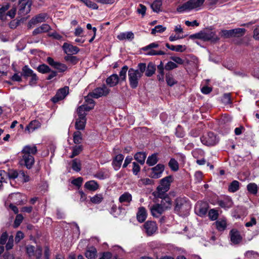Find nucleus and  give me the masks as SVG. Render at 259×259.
<instances>
[{"label":"nucleus","instance_id":"f257e3e1","mask_svg":"<svg viewBox=\"0 0 259 259\" xmlns=\"http://www.w3.org/2000/svg\"><path fill=\"white\" fill-rule=\"evenodd\" d=\"M146 64L144 63H139L137 69L130 68L128 71L129 83L131 87L136 89L139 84L140 78L145 71Z\"/></svg>","mask_w":259,"mask_h":259},{"label":"nucleus","instance_id":"f03ea898","mask_svg":"<svg viewBox=\"0 0 259 259\" xmlns=\"http://www.w3.org/2000/svg\"><path fill=\"white\" fill-rule=\"evenodd\" d=\"M37 151V148L34 145L25 146L22 150L21 164L24 165L28 169L31 168L34 162L33 155L36 153Z\"/></svg>","mask_w":259,"mask_h":259},{"label":"nucleus","instance_id":"7ed1b4c3","mask_svg":"<svg viewBox=\"0 0 259 259\" xmlns=\"http://www.w3.org/2000/svg\"><path fill=\"white\" fill-rule=\"evenodd\" d=\"M173 180V177L171 176H168L160 180V185L157 187L156 191L154 192V196L162 198L165 196V193L169 190L170 184Z\"/></svg>","mask_w":259,"mask_h":259},{"label":"nucleus","instance_id":"20e7f679","mask_svg":"<svg viewBox=\"0 0 259 259\" xmlns=\"http://www.w3.org/2000/svg\"><path fill=\"white\" fill-rule=\"evenodd\" d=\"M191 207L190 202L184 198H178L176 200L175 211L181 215H187Z\"/></svg>","mask_w":259,"mask_h":259},{"label":"nucleus","instance_id":"39448f33","mask_svg":"<svg viewBox=\"0 0 259 259\" xmlns=\"http://www.w3.org/2000/svg\"><path fill=\"white\" fill-rule=\"evenodd\" d=\"M205 0H190L178 7L177 10L180 13L190 11L193 9L197 10L203 4Z\"/></svg>","mask_w":259,"mask_h":259},{"label":"nucleus","instance_id":"423d86ee","mask_svg":"<svg viewBox=\"0 0 259 259\" xmlns=\"http://www.w3.org/2000/svg\"><path fill=\"white\" fill-rule=\"evenodd\" d=\"M78 117L76 119L75 127L77 130H83L86 124L87 113L83 110V107L79 106L77 109Z\"/></svg>","mask_w":259,"mask_h":259},{"label":"nucleus","instance_id":"0eeeda50","mask_svg":"<svg viewBox=\"0 0 259 259\" xmlns=\"http://www.w3.org/2000/svg\"><path fill=\"white\" fill-rule=\"evenodd\" d=\"M19 5V8L18 14L20 17H22L30 12L32 5V1L20 0Z\"/></svg>","mask_w":259,"mask_h":259},{"label":"nucleus","instance_id":"6e6552de","mask_svg":"<svg viewBox=\"0 0 259 259\" xmlns=\"http://www.w3.org/2000/svg\"><path fill=\"white\" fill-rule=\"evenodd\" d=\"M166 205L161 206L159 204H155L150 206V209L152 215L154 217H159L165 210L170 208V203L168 199H166ZM164 205V204H163Z\"/></svg>","mask_w":259,"mask_h":259},{"label":"nucleus","instance_id":"1a4fd4ad","mask_svg":"<svg viewBox=\"0 0 259 259\" xmlns=\"http://www.w3.org/2000/svg\"><path fill=\"white\" fill-rule=\"evenodd\" d=\"M201 141L204 145L212 146L218 142V139L214 133L209 132L201 138Z\"/></svg>","mask_w":259,"mask_h":259},{"label":"nucleus","instance_id":"9d476101","mask_svg":"<svg viewBox=\"0 0 259 259\" xmlns=\"http://www.w3.org/2000/svg\"><path fill=\"white\" fill-rule=\"evenodd\" d=\"M110 92V90L105 85H103L101 87L97 88L90 93L93 98L98 99L102 96H107Z\"/></svg>","mask_w":259,"mask_h":259},{"label":"nucleus","instance_id":"9b49d317","mask_svg":"<svg viewBox=\"0 0 259 259\" xmlns=\"http://www.w3.org/2000/svg\"><path fill=\"white\" fill-rule=\"evenodd\" d=\"M48 15L46 13H40L33 17L28 22V27L30 28L33 26L38 23L45 22L48 19Z\"/></svg>","mask_w":259,"mask_h":259},{"label":"nucleus","instance_id":"f8f14e48","mask_svg":"<svg viewBox=\"0 0 259 259\" xmlns=\"http://www.w3.org/2000/svg\"><path fill=\"white\" fill-rule=\"evenodd\" d=\"M69 93V87L66 86L60 89L57 92L56 95L52 98L53 103H57L63 100Z\"/></svg>","mask_w":259,"mask_h":259},{"label":"nucleus","instance_id":"ddd939ff","mask_svg":"<svg viewBox=\"0 0 259 259\" xmlns=\"http://www.w3.org/2000/svg\"><path fill=\"white\" fill-rule=\"evenodd\" d=\"M201 39L203 41L211 40L217 41L219 38L216 35L214 32L210 30H204L200 31Z\"/></svg>","mask_w":259,"mask_h":259},{"label":"nucleus","instance_id":"4468645a","mask_svg":"<svg viewBox=\"0 0 259 259\" xmlns=\"http://www.w3.org/2000/svg\"><path fill=\"white\" fill-rule=\"evenodd\" d=\"M164 170V165L162 164H158L151 169V171L150 176L152 178L158 179L161 177Z\"/></svg>","mask_w":259,"mask_h":259},{"label":"nucleus","instance_id":"2eb2a0df","mask_svg":"<svg viewBox=\"0 0 259 259\" xmlns=\"http://www.w3.org/2000/svg\"><path fill=\"white\" fill-rule=\"evenodd\" d=\"M145 232L148 236L153 235L157 229L156 224L155 222L147 221L144 225Z\"/></svg>","mask_w":259,"mask_h":259},{"label":"nucleus","instance_id":"dca6fc26","mask_svg":"<svg viewBox=\"0 0 259 259\" xmlns=\"http://www.w3.org/2000/svg\"><path fill=\"white\" fill-rule=\"evenodd\" d=\"M92 98H93V97L90 95V93L89 95L85 97V103L80 106L83 107V110L84 112L89 111L94 108L95 103Z\"/></svg>","mask_w":259,"mask_h":259},{"label":"nucleus","instance_id":"f3484780","mask_svg":"<svg viewBox=\"0 0 259 259\" xmlns=\"http://www.w3.org/2000/svg\"><path fill=\"white\" fill-rule=\"evenodd\" d=\"M230 239L232 243L239 244L242 240V236L240 232L236 229H232L230 232Z\"/></svg>","mask_w":259,"mask_h":259},{"label":"nucleus","instance_id":"a211bd4d","mask_svg":"<svg viewBox=\"0 0 259 259\" xmlns=\"http://www.w3.org/2000/svg\"><path fill=\"white\" fill-rule=\"evenodd\" d=\"M47 62L52 66L54 67L56 69L58 70L60 72H64L66 70L67 66L62 63L55 62L51 57L47 58Z\"/></svg>","mask_w":259,"mask_h":259},{"label":"nucleus","instance_id":"6ab92c4d","mask_svg":"<svg viewBox=\"0 0 259 259\" xmlns=\"http://www.w3.org/2000/svg\"><path fill=\"white\" fill-rule=\"evenodd\" d=\"M62 47L66 54H76L79 51V49L77 47L66 42L63 44Z\"/></svg>","mask_w":259,"mask_h":259},{"label":"nucleus","instance_id":"aec40b11","mask_svg":"<svg viewBox=\"0 0 259 259\" xmlns=\"http://www.w3.org/2000/svg\"><path fill=\"white\" fill-rule=\"evenodd\" d=\"M208 206V204L205 202L198 203L196 209L198 211V214L200 216H203L207 212Z\"/></svg>","mask_w":259,"mask_h":259},{"label":"nucleus","instance_id":"412c9836","mask_svg":"<svg viewBox=\"0 0 259 259\" xmlns=\"http://www.w3.org/2000/svg\"><path fill=\"white\" fill-rule=\"evenodd\" d=\"M119 81V78L117 74H113L109 76L106 80V83L110 87L116 85Z\"/></svg>","mask_w":259,"mask_h":259},{"label":"nucleus","instance_id":"4be33fe9","mask_svg":"<svg viewBox=\"0 0 259 259\" xmlns=\"http://www.w3.org/2000/svg\"><path fill=\"white\" fill-rule=\"evenodd\" d=\"M123 159L124 156L122 154H118L115 156L112 161V165L115 170L119 169Z\"/></svg>","mask_w":259,"mask_h":259},{"label":"nucleus","instance_id":"5701e85b","mask_svg":"<svg viewBox=\"0 0 259 259\" xmlns=\"http://www.w3.org/2000/svg\"><path fill=\"white\" fill-rule=\"evenodd\" d=\"M110 176L109 171L106 169H102L97 171L93 175L94 178H97L100 180H104L108 178Z\"/></svg>","mask_w":259,"mask_h":259},{"label":"nucleus","instance_id":"b1692460","mask_svg":"<svg viewBox=\"0 0 259 259\" xmlns=\"http://www.w3.org/2000/svg\"><path fill=\"white\" fill-rule=\"evenodd\" d=\"M218 204L221 207L227 209L232 207L233 202L230 198L226 197L223 200H219L218 201Z\"/></svg>","mask_w":259,"mask_h":259},{"label":"nucleus","instance_id":"393cba45","mask_svg":"<svg viewBox=\"0 0 259 259\" xmlns=\"http://www.w3.org/2000/svg\"><path fill=\"white\" fill-rule=\"evenodd\" d=\"M84 187L90 191H95L99 189V185L96 181L91 180L85 183Z\"/></svg>","mask_w":259,"mask_h":259},{"label":"nucleus","instance_id":"a878e982","mask_svg":"<svg viewBox=\"0 0 259 259\" xmlns=\"http://www.w3.org/2000/svg\"><path fill=\"white\" fill-rule=\"evenodd\" d=\"M147 218V212L146 209L144 207H141L139 208L137 214V218L139 222H143Z\"/></svg>","mask_w":259,"mask_h":259},{"label":"nucleus","instance_id":"bb28decb","mask_svg":"<svg viewBox=\"0 0 259 259\" xmlns=\"http://www.w3.org/2000/svg\"><path fill=\"white\" fill-rule=\"evenodd\" d=\"M51 29V27L47 24H44L40 26L35 28L33 31V34L35 35L36 34L46 32L49 31Z\"/></svg>","mask_w":259,"mask_h":259},{"label":"nucleus","instance_id":"cd10ccee","mask_svg":"<svg viewBox=\"0 0 259 259\" xmlns=\"http://www.w3.org/2000/svg\"><path fill=\"white\" fill-rule=\"evenodd\" d=\"M85 256L88 259H96L97 256L96 249L94 247L88 248L85 252Z\"/></svg>","mask_w":259,"mask_h":259},{"label":"nucleus","instance_id":"c85d7f7f","mask_svg":"<svg viewBox=\"0 0 259 259\" xmlns=\"http://www.w3.org/2000/svg\"><path fill=\"white\" fill-rule=\"evenodd\" d=\"M132 200V195L127 192H124L119 198V201L121 203L129 204Z\"/></svg>","mask_w":259,"mask_h":259},{"label":"nucleus","instance_id":"c756f323","mask_svg":"<svg viewBox=\"0 0 259 259\" xmlns=\"http://www.w3.org/2000/svg\"><path fill=\"white\" fill-rule=\"evenodd\" d=\"M117 37L120 40H122L125 39L128 40H132L134 38V34L131 31L121 32L117 35Z\"/></svg>","mask_w":259,"mask_h":259},{"label":"nucleus","instance_id":"7c9ffc66","mask_svg":"<svg viewBox=\"0 0 259 259\" xmlns=\"http://www.w3.org/2000/svg\"><path fill=\"white\" fill-rule=\"evenodd\" d=\"M40 126V122L37 120L32 121L26 127L25 130L28 131L29 133L32 132L35 130Z\"/></svg>","mask_w":259,"mask_h":259},{"label":"nucleus","instance_id":"2f4dec72","mask_svg":"<svg viewBox=\"0 0 259 259\" xmlns=\"http://www.w3.org/2000/svg\"><path fill=\"white\" fill-rule=\"evenodd\" d=\"M155 70V65L151 62L149 63L145 69V75L147 77L151 76L154 74Z\"/></svg>","mask_w":259,"mask_h":259},{"label":"nucleus","instance_id":"473e14b6","mask_svg":"<svg viewBox=\"0 0 259 259\" xmlns=\"http://www.w3.org/2000/svg\"><path fill=\"white\" fill-rule=\"evenodd\" d=\"M34 73L33 71L28 65H25L22 69L21 75L23 76L25 78L29 77Z\"/></svg>","mask_w":259,"mask_h":259},{"label":"nucleus","instance_id":"72a5a7b5","mask_svg":"<svg viewBox=\"0 0 259 259\" xmlns=\"http://www.w3.org/2000/svg\"><path fill=\"white\" fill-rule=\"evenodd\" d=\"M134 158L141 164H143L146 158V154L144 152H138L135 155Z\"/></svg>","mask_w":259,"mask_h":259},{"label":"nucleus","instance_id":"f704fd0d","mask_svg":"<svg viewBox=\"0 0 259 259\" xmlns=\"http://www.w3.org/2000/svg\"><path fill=\"white\" fill-rule=\"evenodd\" d=\"M162 2L160 0L154 1L151 5L153 11L155 12H159L161 11Z\"/></svg>","mask_w":259,"mask_h":259},{"label":"nucleus","instance_id":"c9c22d12","mask_svg":"<svg viewBox=\"0 0 259 259\" xmlns=\"http://www.w3.org/2000/svg\"><path fill=\"white\" fill-rule=\"evenodd\" d=\"M104 197L103 194H97L94 196L91 197V201L94 204H99L103 200Z\"/></svg>","mask_w":259,"mask_h":259},{"label":"nucleus","instance_id":"e433bc0d","mask_svg":"<svg viewBox=\"0 0 259 259\" xmlns=\"http://www.w3.org/2000/svg\"><path fill=\"white\" fill-rule=\"evenodd\" d=\"M158 162L157 155L154 153L149 156L147 160L146 163L149 166H153Z\"/></svg>","mask_w":259,"mask_h":259},{"label":"nucleus","instance_id":"4c0bfd02","mask_svg":"<svg viewBox=\"0 0 259 259\" xmlns=\"http://www.w3.org/2000/svg\"><path fill=\"white\" fill-rule=\"evenodd\" d=\"M73 142L76 144H80L82 140V134L80 132L76 131L73 133Z\"/></svg>","mask_w":259,"mask_h":259},{"label":"nucleus","instance_id":"58836bf2","mask_svg":"<svg viewBox=\"0 0 259 259\" xmlns=\"http://www.w3.org/2000/svg\"><path fill=\"white\" fill-rule=\"evenodd\" d=\"M239 188V183L238 181L234 180L229 186L228 190L230 192H235Z\"/></svg>","mask_w":259,"mask_h":259},{"label":"nucleus","instance_id":"ea45409f","mask_svg":"<svg viewBox=\"0 0 259 259\" xmlns=\"http://www.w3.org/2000/svg\"><path fill=\"white\" fill-rule=\"evenodd\" d=\"M246 31L244 28H237L232 29L233 37H240L243 35Z\"/></svg>","mask_w":259,"mask_h":259},{"label":"nucleus","instance_id":"a19ab883","mask_svg":"<svg viewBox=\"0 0 259 259\" xmlns=\"http://www.w3.org/2000/svg\"><path fill=\"white\" fill-rule=\"evenodd\" d=\"M215 226L219 231H224L227 226L226 221L224 220L217 221L215 223Z\"/></svg>","mask_w":259,"mask_h":259},{"label":"nucleus","instance_id":"79ce46f5","mask_svg":"<svg viewBox=\"0 0 259 259\" xmlns=\"http://www.w3.org/2000/svg\"><path fill=\"white\" fill-rule=\"evenodd\" d=\"M72 153L70 157L72 158L78 155L82 150V146L81 145L75 146L72 147Z\"/></svg>","mask_w":259,"mask_h":259},{"label":"nucleus","instance_id":"37998d69","mask_svg":"<svg viewBox=\"0 0 259 259\" xmlns=\"http://www.w3.org/2000/svg\"><path fill=\"white\" fill-rule=\"evenodd\" d=\"M168 166L174 171H177L179 167L178 162L174 158L170 159L168 162Z\"/></svg>","mask_w":259,"mask_h":259},{"label":"nucleus","instance_id":"c03bdc74","mask_svg":"<svg viewBox=\"0 0 259 259\" xmlns=\"http://www.w3.org/2000/svg\"><path fill=\"white\" fill-rule=\"evenodd\" d=\"M247 189L249 193L256 194L257 192V186L253 183H249L247 186Z\"/></svg>","mask_w":259,"mask_h":259},{"label":"nucleus","instance_id":"a18cd8bd","mask_svg":"<svg viewBox=\"0 0 259 259\" xmlns=\"http://www.w3.org/2000/svg\"><path fill=\"white\" fill-rule=\"evenodd\" d=\"M9 6L8 5L3 6H0V19L5 21L6 19L5 16L6 12L9 9Z\"/></svg>","mask_w":259,"mask_h":259},{"label":"nucleus","instance_id":"49530a36","mask_svg":"<svg viewBox=\"0 0 259 259\" xmlns=\"http://www.w3.org/2000/svg\"><path fill=\"white\" fill-rule=\"evenodd\" d=\"M37 70L40 73L44 74L50 72L51 71V69L50 67L45 64L39 65L37 67Z\"/></svg>","mask_w":259,"mask_h":259},{"label":"nucleus","instance_id":"de8ad7c7","mask_svg":"<svg viewBox=\"0 0 259 259\" xmlns=\"http://www.w3.org/2000/svg\"><path fill=\"white\" fill-rule=\"evenodd\" d=\"M128 70V67L127 66H124L119 72V80L124 81L125 80L126 77V72Z\"/></svg>","mask_w":259,"mask_h":259},{"label":"nucleus","instance_id":"09e8293b","mask_svg":"<svg viewBox=\"0 0 259 259\" xmlns=\"http://www.w3.org/2000/svg\"><path fill=\"white\" fill-rule=\"evenodd\" d=\"M72 169L75 171H79L81 169V163L79 159H75L72 161Z\"/></svg>","mask_w":259,"mask_h":259},{"label":"nucleus","instance_id":"8fccbe9b","mask_svg":"<svg viewBox=\"0 0 259 259\" xmlns=\"http://www.w3.org/2000/svg\"><path fill=\"white\" fill-rule=\"evenodd\" d=\"M219 213L217 210L211 209L208 211V217L212 221L216 220L218 218Z\"/></svg>","mask_w":259,"mask_h":259},{"label":"nucleus","instance_id":"3c124183","mask_svg":"<svg viewBox=\"0 0 259 259\" xmlns=\"http://www.w3.org/2000/svg\"><path fill=\"white\" fill-rule=\"evenodd\" d=\"M18 179L23 182H27L29 181V176L26 175L23 170L19 171Z\"/></svg>","mask_w":259,"mask_h":259},{"label":"nucleus","instance_id":"603ef678","mask_svg":"<svg viewBox=\"0 0 259 259\" xmlns=\"http://www.w3.org/2000/svg\"><path fill=\"white\" fill-rule=\"evenodd\" d=\"M83 3L89 8L93 10H97L98 6L97 5L91 1L89 0H83Z\"/></svg>","mask_w":259,"mask_h":259},{"label":"nucleus","instance_id":"864d4df0","mask_svg":"<svg viewBox=\"0 0 259 259\" xmlns=\"http://www.w3.org/2000/svg\"><path fill=\"white\" fill-rule=\"evenodd\" d=\"M166 29V27H163L162 25H157L154 28L152 29L151 33L155 34L156 33H161L164 31Z\"/></svg>","mask_w":259,"mask_h":259},{"label":"nucleus","instance_id":"5fc2aeb1","mask_svg":"<svg viewBox=\"0 0 259 259\" xmlns=\"http://www.w3.org/2000/svg\"><path fill=\"white\" fill-rule=\"evenodd\" d=\"M166 81L169 86H172L176 83V81L171 74H168L166 75Z\"/></svg>","mask_w":259,"mask_h":259},{"label":"nucleus","instance_id":"6e6d98bb","mask_svg":"<svg viewBox=\"0 0 259 259\" xmlns=\"http://www.w3.org/2000/svg\"><path fill=\"white\" fill-rule=\"evenodd\" d=\"M146 7L143 4H139L137 8V12L138 14L142 15L143 17L146 13Z\"/></svg>","mask_w":259,"mask_h":259},{"label":"nucleus","instance_id":"4d7b16f0","mask_svg":"<svg viewBox=\"0 0 259 259\" xmlns=\"http://www.w3.org/2000/svg\"><path fill=\"white\" fill-rule=\"evenodd\" d=\"M7 176L9 177L10 179H15L16 178H18L19 177V171L15 170H11L9 171L7 174Z\"/></svg>","mask_w":259,"mask_h":259},{"label":"nucleus","instance_id":"13d9d810","mask_svg":"<svg viewBox=\"0 0 259 259\" xmlns=\"http://www.w3.org/2000/svg\"><path fill=\"white\" fill-rule=\"evenodd\" d=\"M65 60L73 64H76L78 61V59L76 57L69 55H68L65 57Z\"/></svg>","mask_w":259,"mask_h":259},{"label":"nucleus","instance_id":"bf43d9fd","mask_svg":"<svg viewBox=\"0 0 259 259\" xmlns=\"http://www.w3.org/2000/svg\"><path fill=\"white\" fill-rule=\"evenodd\" d=\"M177 67H178V65L174 61L173 62H172V61L168 62L165 66V69L168 70H172V69L176 68Z\"/></svg>","mask_w":259,"mask_h":259},{"label":"nucleus","instance_id":"052dcab7","mask_svg":"<svg viewBox=\"0 0 259 259\" xmlns=\"http://www.w3.org/2000/svg\"><path fill=\"white\" fill-rule=\"evenodd\" d=\"M222 36L224 37L225 38H229L231 37H233V34L232 32V29L231 30H223L221 31Z\"/></svg>","mask_w":259,"mask_h":259},{"label":"nucleus","instance_id":"680f3d73","mask_svg":"<svg viewBox=\"0 0 259 259\" xmlns=\"http://www.w3.org/2000/svg\"><path fill=\"white\" fill-rule=\"evenodd\" d=\"M30 77V80L29 82V85L31 86H33V85H35L37 83L38 79L36 74L34 73Z\"/></svg>","mask_w":259,"mask_h":259},{"label":"nucleus","instance_id":"e2e57ef3","mask_svg":"<svg viewBox=\"0 0 259 259\" xmlns=\"http://www.w3.org/2000/svg\"><path fill=\"white\" fill-rule=\"evenodd\" d=\"M35 250L34 247L32 245H28L26 247V251L29 256L34 255Z\"/></svg>","mask_w":259,"mask_h":259},{"label":"nucleus","instance_id":"0e129e2a","mask_svg":"<svg viewBox=\"0 0 259 259\" xmlns=\"http://www.w3.org/2000/svg\"><path fill=\"white\" fill-rule=\"evenodd\" d=\"M170 59L172 60L176 64L182 65L184 63V61L179 57L172 56L170 57Z\"/></svg>","mask_w":259,"mask_h":259},{"label":"nucleus","instance_id":"69168bd1","mask_svg":"<svg viewBox=\"0 0 259 259\" xmlns=\"http://www.w3.org/2000/svg\"><path fill=\"white\" fill-rule=\"evenodd\" d=\"M23 219V217L22 214H17L16 217L15 222H14V225H15V227H17L18 226H19L20 224L22 222Z\"/></svg>","mask_w":259,"mask_h":259},{"label":"nucleus","instance_id":"338daca9","mask_svg":"<svg viewBox=\"0 0 259 259\" xmlns=\"http://www.w3.org/2000/svg\"><path fill=\"white\" fill-rule=\"evenodd\" d=\"M16 12V8L14 7L12 8L9 11H8L5 16L10 17V18L12 19L15 17Z\"/></svg>","mask_w":259,"mask_h":259},{"label":"nucleus","instance_id":"774afa93","mask_svg":"<svg viewBox=\"0 0 259 259\" xmlns=\"http://www.w3.org/2000/svg\"><path fill=\"white\" fill-rule=\"evenodd\" d=\"M42 255V249L41 247H37L35 250L34 256L36 257V259H41Z\"/></svg>","mask_w":259,"mask_h":259}]
</instances>
